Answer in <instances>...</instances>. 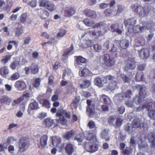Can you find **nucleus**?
Instances as JSON below:
<instances>
[{
  "instance_id": "f257e3e1",
  "label": "nucleus",
  "mask_w": 155,
  "mask_h": 155,
  "mask_svg": "<svg viewBox=\"0 0 155 155\" xmlns=\"http://www.w3.org/2000/svg\"><path fill=\"white\" fill-rule=\"evenodd\" d=\"M97 131L96 129L89 131L88 132L87 135L86 136V139L90 142H86L84 143L85 150L88 152H94L98 150V145L97 144H93L97 141L96 134Z\"/></svg>"
},
{
  "instance_id": "f03ea898",
  "label": "nucleus",
  "mask_w": 155,
  "mask_h": 155,
  "mask_svg": "<svg viewBox=\"0 0 155 155\" xmlns=\"http://www.w3.org/2000/svg\"><path fill=\"white\" fill-rule=\"evenodd\" d=\"M56 116L58 117L56 120L58 123L62 125H64L66 124L67 120L64 118L65 117L67 118H70L71 113L69 111H67L65 110H62L61 113L57 112L56 114Z\"/></svg>"
},
{
  "instance_id": "7ed1b4c3",
  "label": "nucleus",
  "mask_w": 155,
  "mask_h": 155,
  "mask_svg": "<svg viewBox=\"0 0 155 155\" xmlns=\"http://www.w3.org/2000/svg\"><path fill=\"white\" fill-rule=\"evenodd\" d=\"M130 8L133 11L137 12L142 17L147 15L148 14V9L147 7H143L137 4H133L131 5Z\"/></svg>"
},
{
  "instance_id": "20e7f679",
  "label": "nucleus",
  "mask_w": 155,
  "mask_h": 155,
  "mask_svg": "<svg viewBox=\"0 0 155 155\" xmlns=\"http://www.w3.org/2000/svg\"><path fill=\"white\" fill-rule=\"evenodd\" d=\"M146 110L148 111L149 116L151 119H155V103L151 101L148 103Z\"/></svg>"
},
{
  "instance_id": "39448f33",
  "label": "nucleus",
  "mask_w": 155,
  "mask_h": 155,
  "mask_svg": "<svg viewBox=\"0 0 155 155\" xmlns=\"http://www.w3.org/2000/svg\"><path fill=\"white\" fill-rule=\"evenodd\" d=\"M29 144V142L27 139L25 138H21L19 143L18 151L21 153L24 152L28 148Z\"/></svg>"
},
{
  "instance_id": "423d86ee",
  "label": "nucleus",
  "mask_w": 155,
  "mask_h": 155,
  "mask_svg": "<svg viewBox=\"0 0 155 155\" xmlns=\"http://www.w3.org/2000/svg\"><path fill=\"white\" fill-rule=\"evenodd\" d=\"M11 102V98L8 96L6 95L2 96L0 99V109L1 110H4L7 105H10Z\"/></svg>"
},
{
  "instance_id": "0eeeda50",
  "label": "nucleus",
  "mask_w": 155,
  "mask_h": 155,
  "mask_svg": "<svg viewBox=\"0 0 155 155\" xmlns=\"http://www.w3.org/2000/svg\"><path fill=\"white\" fill-rule=\"evenodd\" d=\"M132 124L135 129L139 127L140 128L144 127V131L147 130V127H145V124L144 123L141 122V119L140 118H135L133 121Z\"/></svg>"
},
{
  "instance_id": "6e6552de",
  "label": "nucleus",
  "mask_w": 155,
  "mask_h": 155,
  "mask_svg": "<svg viewBox=\"0 0 155 155\" xmlns=\"http://www.w3.org/2000/svg\"><path fill=\"white\" fill-rule=\"evenodd\" d=\"M136 61L133 57H129L127 60V63L125 69L126 70H133L135 67Z\"/></svg>"
},
{
  "instance_id": "1a4fd4ad",
  "label": "nucleus",
  "mask_w": 155,
  "mask_h": 155,
  "mask_svg": "<svg viewBox=\"0 0 155 155\" xmlns=\"http://www.w3.org/2000/svg\"><path fill=\"white\" fill-rule=\"evenodd\" d=\"M87 107L86 112L89 116L93 115L94 114L95 105L93 102L90 99H87Z\"/></svg>"
},
{
  "instance_id": "9d476101",
  "label": "nucleus",
  "mask_w": 155,
  "mask_h": 155,
  "mask_svg": "<svg viewBox=\"0 0 155 155\" xmlns=\"http://www.w3.org/2000/svg\"><path fill=\"white\" fill-rule=\"evenodd\" d=\"M136 20L135 18L128 19L124 21V23L125 26L128 27V31H129L130 29H131L136 22Z\"/></svg>"
},
{
  "instance_id": "9b49d317",
  "label": "nucleus",
  "mask_w": 155,
  "mask_h": 155,
  "mask_svg": "<svg viewBox=\"0 0 155 155\" xmlns=\"http://www.w3.org/2000/svg\"><path fill=\"white\" fill-rule=\"evenodd\" d=\"M147 139L150 143V147L152 148H155V134L153 133H149L147 136Z\"/></svg>"
},
{
  "instance_id": "f8f14e48",
  "label": "nucleus",
  "mask_w": 155,
  "mask_h": 155,
  "mask_svg": "<svg viewBox=\"0 0 155 155\" xmlns=\"http://www.w3.org/2000/svg\"><path fill=\"white\" fill-rule=\"evenodd\" d=\"M15 86L18 90L22 91L26 88V84L24 81L19 80L15 82Z\"/></svg>"
},
{
  "instance_id": "ddd939ff",
  "label": "nucleus",
  "mask_w": 155,
  "mask_h": 155,
  "mask_svg": "<svg viewBox=\"0 0 155 155\" xmlns=\"http://www.w3.org/2000/svg\"><path fill=\"white\" fill-rule=\"evenodd\" d=\"M75 149V147L74 145L71 143H67L65 147L66 152L69 155L72 154Z\"/></svg>"
},
{
  "instance_id": "4468645a",
  "label": "nucleus",
  "mask_w": 155,
  "mask_h": 155,
  "mask_svg": "<svg viewBox=\"0 0 155 155\" xmlns=\"http://www.w3.org/2000/svg\"><path fill=\"white\" fill-rule=\"evenodd\" d=\"M39 108L38 103L36 101L31 100V102L29 104L28 112V114H30V110H37Z\"/></svg>"
},
{
  "instance_id": "2eb2a0df",
  "label": "nucleus",
  "mask_w": 155,
  "mask_h": 155,
  "mask_svg": "<svg viewBox=\"0 0 155 155\" xmlns=\"http://www.w3.org/2000/svg\"><path fill=\"white\" fill-rule=\"evenodd\" d=\"M84 14L86 16L91 18H96L97 15L95 11L89 9H86L83 12Z\"/></svg>"
},
{
  "instance_id": "dca6fc26",
  "label": "nucleus",
  "mask_w": 155,
  "mask_h": 155,
  "mask_svg": "<svg viewBox=\"0 0 155 155\" xmlns=\"http://www.w3.org/2000/svg\"><path fill=\"white\" fill-rule=\"evenodd\" d=\"M139 55L141 58H147L149 56V51L147 48H143L139 51Z\"/></svg>"
},
{
  "instance_id": "f3484780",
  "label": "nucleus",
  "mask_w": 155,
  "mask_h": 155,
  "mask_svg": "<svg viewBox=\"0 0 155 155\" xmlns=\"http://www.w3.org/2000/svg\"><path fill=\"white\" fill-rule=\"evenodd\" d=\"M75 10L73 7H68L65 8V15L67 17L71 16L75 13Z\"/></svg>"
},
{
  "instance_id": "a211bd4d",
  "label": "nucleus",
  "mask_w": 155,
  "mask_h": 155,
  "mask_svg": "<svg viewBox=\"0 0 155 155\" xmlns=\"http://www.w3.org/2000/svg\"><path fill=\"white\" fill-rule=\"evenodd\" d=\"M76 58V62L78 65H82L83 64H85L87 62V60L81 56H76L75 57Z\"/></svg>"
},
{
  "instance_id": "6ab92c4d",
  "label": "nucleus",
  "mask_w": 155,
  "mask_h": 155,
  "mask_svg": "<svg viewBox=\"0 0 155 155\" xmlns=\"http://www.w3.org/2000/svg\"><path fill=\"white\" fill-rule=\"evenodd\" d=\"M124 129L127 131L128 134H130L132 133L135 130L132 124L129 123H127L124 126Z\"/></svg>"
},
{
  "instance_id": "aec40b11",
  "label": "nucleus",
  "mask_w": 155,
  "mask_h": 155,
  "mask_svg": "<svg viewBox=\"0 0 155 155\" xmlns=\"http://www.w3.org/2000/svg\"><path fill=\"white\" fill-rule=\"evenodd\" d=\"M116 43L119 44L120 47L123 49H126L129 46V41L126 39L122 40L120 43L119 41H116Z\"/></svg>"
},
{
  "instance_id": "412c9836",
  "label": "nucleus",
  "mask_w": 155,
  "mask_h": 155,
  "mask_svg": "<svg viewBox=\"0 0 155 155\" xmlns=\"http://www.w3.org/2000/svg\"><path fill=\"white\" fill-rule=\"evenodd\" d=\"M41 96L39 95L37 97V100L39 101V103L42 104V106L47 108L50 107L49 103L47 100L45 99H40Z\"/></svg>"
},
{
  "instance_id": "4be33fe9",
  "label": "nucleus",
  "mask_w": 155,
  "mask_h": 155,
  "mask_svg": "<svg viewBox=\"0 0 155 155\" xmlns=\"http://www.w3.org/2000/svg\"><path fill=\"white\" fill-rule=\"evenodd\" d=\"M110 58L109 54H104L103 56H100L99 57V61L100 63L102 64H105V62L109 60Z\"/></svg>"
},
{
  "instance_id": "5701e85b",
  "label": "nucleus",
  "mask_w": 155,
  "mask_h": 155,
  "mask_svg": "<svg viewBox=\"0 0 155 155\" xmlns=\"http://www.w3.org/2000/svg\"><path fill=\"white\" fill-rule=\"evenodd\" d=\"M50 138V142H51L50 145V146H54V144L57 145L58 143H59L61 140L59 137H58L54 136L53 137H51Z\"/></svg>"
},
{
  "instance_id": "b1692460",
  "label": "nucleus",
  "mask_w": 155,
  "mask_h": 155,
  "mask_svg": "<svg viewBox=\"0 0 155 155\" xmlns=\"http://www.w3.org/2000/svg\"><path fill=\"white\" fill-rule=\"evenodd\" d=\"M108 129H104L101 134V138L103 139H105L106 141H108L110 140V137L108 136Z\"/></svg>"
},
{
  "instance_id": "393cba45",
  "label": "nucleus",
  "mask_w": 155,
  "mask_h": 155,
  "mask_svg": "<svg viewBox=\"0 0 155 155\" xmlns=\"http://www.w3.org/2000/svg\"><path fill=\"white\" fill-rule=\"evenodd\" d=\"M9 70L7 67L3 66L0 68V75L5 77L9 73Z\"/></svg>"
},
{
  "instance_id": "a878e982",
  "label": "nucleus",
  "mask_w": 155,
  "mask_h": 155,
  "mask_svg": "<svg viewBox=\"0 0 155 155\" xmlns=\"http://www.w3.org/2000/svg\"><path fill=\"white\" fill-rule=\"evenodd\" d=\"M53 120L50 118H47L43 120V124L45 127H49L53 124Z\"/></svg>"
},
{
  "instance_id": "bb28decb",
  "label": "nucleus",
  "mask_w": 155,
  "mask_h": 155,
  "mask_svg": "<svg viewBox=\"0 0 155 155\" xmlns=\"http://www.w3.org/2000/svg\"><path fill=\"white\" fill-rule=\"evenodd\" d=\"M30 68L32 74H36L38 71L39 68L37 64H32L30 66Z\"/></svg>"
},
{
  "instance_id": "cd10ccee",
  "label": "nucleus",
  "mask_w": 155,
  "mask_h": 155,
  "mask_svg": "<svg viewBox=\"0 0 155 155\" xmlns=\"http://www.w3.org/2000/svg\"><path fill=\"white\" fill-rule=\"evenodd\" d=\"M39 15L43 19L46 18L49 16V13L47 11L44 9L39 10Z\"/></svg>"
},
{
  "instance_id": "c85d7f7f",
  "label": "nucleus",
  "mask_w": 155,
  "mask_h": 155,
  "mask_svg": "<svg viewBox=\"0 0 155 155\" xmlns=\"http://www.w3.org/2000/svg\"><path fill=\"white\" fill-rule=\"evenodd\" d=\"M73 53V47L72 45L70 48L66 50L64 54H63V58L64 59H65L68 55L72 54Z\"/></svg>"
},
{
  "instance_id": "c756f323",
  "label": "nucleus",
  "mask_w": 155,
  "mask_h": 155,
  "mask_svg": "<svg viewBox=\"0 0 155 155\" xmlns=\"http://www.w3.org/2000/svg\"><path fill=\"white\" fill-rule=\"evenodd\" d=\"M152 26V24L151 23H147L143 26L140 27V32L142 33L146 30L150 29Z\"/></svg>"
},
{
  "instance_id": "7c9ffc66",
  "label": "nucleus",
  "mask_w": 155,
  "mask_h": 155,
  "mask_svg": "<svg viewBox=\"0 0 155 155\" xmlns=\"http://www.w3.org/2000/svg\"><path fill=\"white\" fill-rule=\"evenodd\" d=\"M117 82L115 81L111 82L108 85V89L111 90H113L118 87Z\"/></svg>"
},
{
  "instance_id": "2f4dec72",
  "label": "nucleus",
  "mask_w": 155,
  "mask_h": 155,
  "mask_svg": "<svg viewBox=\"0 0 155 155\" xmlns=\"http://www.w3.org/2000/svg\"><path fill=\"white\" fill-rule=\"evenodd\" d=\"M140 87V89L139 92V96L143 99L145 98L147 95V93L146 91V88L141 87V86H139Z\"/></svg>"
},
{
  "instance_id": "473e14b6",
  "label": "nucleus",
  "mask_w": 155,
  "mask_h": 155,
  "mask_svg": "<svg viewBox=\"0 0 155 155\" xmlns=\"http://www.w3.org/2000/svg\"><path fill=\"white\" fill-rule=\"evenodd\" d=\"M115 79V76L109 75L104 77L103 81L104 82V83H107L109 81H111V82L113 81H114V80Z\"/></svg>"
},
{
  "instance_id": "72a5a7b5",
  "label": "nucleus",
  "mask_w": 155,
  "mask_h": 155,
  "mask_svg": "<svg viewBox=\"0 0 155 155\" xmlns=\"http://www.w3.org/2000/svg\"><path fill=\"white\" fill-rule=\"evenodd\" d=\"M104 14L105 16H114L116 15L115 12L110 8L107 9L104 12Z\"/></svg>"
},
{
  "instance_id": "f704fd0d",
  "label": "nucleus",
  "mask_w": 155,
  "mask_h": 155,
  "mask_svg": "<svg viewBox=\"0 0 155 155\" xmlns=\"http://www.w3.org/2000/svg\"><path fill=\"white\" fill-rule=\"evenodd\" d=\"M135 79L137 81H143L144 80L143 76L142 71L137 72L135 76Z\"/></svg>"
},
{
  "instance_id": "c9c22d12",
  "label": "nucleus",
  "mask_w": 155,
  "mask_h": 155,
  "mask_svg": "<svg viewBox=\"0 0 155 155\" xmlns=\"http://www.w3.org/2000/svg\"><path fill=\"white\" fill-rule=\"evenodd\" d=\"M66 32L67 31L64 29H61L57 34V38L58 39H60L65 35Z\"/></svg>"
},
{
  "instance_id": "e433bc0d",
  "label": "nucleus",
  "mask_w": 155,
  "mask_h": 155,
  "mask_svg": "<svg viewBox=\"0 0 155 155\" xmlns=\"http://www.w3.org/2000/svg\"><path fill=\"white\" fill-rule=\"evenodd\" d=\"M48 137L46 135H44L40 139V143L43 147H44L47 145Z\"/></svg>"
},
{
  "instance_id": "4c0bfd02",
  "label": "nucleus",
  "mask_w": 155,
  "mask_h": 155,
  "mask_svg": "<svg viewBox=\"0 0 155 155\" xmlns=\"http://www.w3.org/2000/svg\"><path fill=\"white\" fill-rule=\"evenodd\" d=\"M132 152V149L130 147H127L122 151V153L124 155H130Z\"/></svg>"
},
{
  "instance_id": "58836bf2",
  "label": "nucleus",
  "mask_w": 155,
  "mask_h": 155,
  "mask_svg": "<svg viewBox=\"0 0 155 155\" xmlns=\"http://www.w3.org/2000/svg\"><path fill=\"white\" fill-rule=\"evenodd\" d=\"M143 99L140 96H137L135 97L133 100V103L137 105L140 104L142 101Z\"/></svg>"
},
{
  "instance_id": "ea45409f",
  "label": "nucleus",
  "mask_w": 155,
  "mask_h": 155,
  "mask_svg": "<svg viewBox=\"0 0 155 155\" xmlns=\"http://www.w3.org/2000/svg\"><path fill=\"white\" fill-rule=\"evenodd\" d=\"M121 78L123 79L125 82H128L131 79V78L133 77V75L129 76V77L127 76L124 74H121L120 75Z\"/></svg>"
},
{
  "instance_id": "a19ab883",
  "label": "nucleus",
  "mask_w": 155,
  "mask_h": 155,
  "mask_svg": "<svg viewBox=\"0 0 155 155\" xmlns=\"http://www.w3.org/2000/svg\"><path fill=\"white\" fill-rule=\"evenodd\" d=\"M74 135V132L71 130L66 133L64 135V137L66 140H69Z\"/></svg>"
},
{
  "instance_id": "79ce46f5",
  "label": "nucleus",
  "mask_w": 155,
  "mask_h": 155,
  "mask_svg": "<svg viewBox=\"0 0 155 155\" xmlns=\"http://www.w3.org/2000/svg\"><path fill=\"white\" fill-rule=\"evenodd\" d=\"M83 23L88 27H91L94 24V21L88 18L84 19L83 21Z\"/></svg>"
},
{
  "instance_id": "37998d69",
  "label": "nucleus",
  "mask_w": 155,
  "mask_h": 155,
  "mask_svg": "<svg viewBox=\"0 0 155 155\" xmlns=\"http://www.w3.org/2000/svg\"><path fill=\"white\" fill-rule=\"evenodd\" d=\"M46 8L49 11L52 12L55 10L56 9V6L52 3L50 2L49 3Z\"/></svg>"
},
{
  "instance_id": "c03bdc74",
  "label": "nucleus",
  "mask_w": 155,
  "mask_h": 155,
  "mask_svg": "<svg viewBox=\"0 0 155 155\" xmlns=\"http://www.w3.org/2000/svg\"><path fill=\"white\" fill-rule=\"evenodd\" d=\"M117 7L118 9L117 10V12L115 13L116 15H118L125 9V7L124 5H119L117 6Z\"/></svg>"
},
{
  "instance_id": "a18cd8bd",
  "label": "nucleus",
  "mask_w": 155,
  "mask_h": 155,
  "mask_svg": "<svg viewBox=\"0 0 155 155\" xmlns=\"http://www.w3.org/2000/svg\"><path fill=\"white\" fill-rule=\"evenodd\" d=\"M84 137V135L83 134H79L75 137L74 140L78 142L81 143L82 142Z\"/></svg>"
},
{
  "instance_id": "49530a36",
  "label": "nucleus",
  "mask_w": 155,
  "mask_h": 155,
  "mask_svg": "<svg viewBox=\"0 0 155 155\" xmlns=\"http://www.w3.org/2000/svg\"><path fill=\"white\" fill-rule=\"evenodd\" d=\"M95 84L99 87L103 86V84L102 83L101 79L100 78L98 77L96 78L94 80Z\"/></svg>"
},
{
  "instance_id": "de8ad7c7",
  "label": "nucleus",
  "mask_w": 155,
  "mask_h": 155,
  "mask_svg": "<svg viewBox=\"0 0 155 155\" xmlns=\"http://www.w3.org/2000/svg\"><path fill=\"white\" fill-rule=\"evenodd\" d=\"M49 2L48 0H39V5L40 6L46 8Z\"/></svg>"
},
{
  "instance_id": "09e8293b",
  "label": "nucleus",
  "mask_w": 155,
  "mask_h": 155,
  "mask_svg": "<svg viewBox=\"0 0 155 155\" xmlns=\"http://www.w3.org/2000/svg\"><path fill=\"white\" fill-rule=\"evenodd\" d=\"M90 72L88 69L84 68L80 72V75L81 76H85L89 74Z\"/></svg>"
},
{
  "instance_id": "8fccbe9b",
  "label": "nucleus",
  "mask_w": 155,
  "mask_h": 155,
  "mask_svg": "<svg viewBox=\"0 0 155 155\" xmlns=\"http://www.w3.org/2000/svg\"><path fill=\"white\" fill-rule=\"evenodd\" d=\"M114 59L112 58H111L105 62V64L107 66L110 67L113 66L114 64Z\"/></svg>"
},
{
  "instance_id": "3c124183",
  "label": "nucleus",
  "mask_w": 155,
  "mask_h": 155,
  "mask_svg": "<svg viewBox=\"0 0 155 155\" xmlns=\"http://www.w3.org/2000/svg\"><path fill=\"white\" fill-rule=\"evenodd\" d=\"M100 100L102 102H103L104 103L106 104H108L109 101V99L108 97L104 95H102L101 97Z\"/></svg>"
},
{
  "instance_id": "603ef678",
  "label": "nucleus",
  "mask_w": 155,
  "mask_h": 155,
  "mask_svg": "<svg viewBox=\"0 0 155 155\" xmlns=\"http://www.w3.org/2000/svg\"><path fill=\"white\" fill-rule=\"evenodd\" d=\"M83 84H80V86L82 87L86 88L89 87L91 85V82L87 80L83 81Z\"/></svg>"
},
{
  "instance_id": "864d4df0",
  "label": "nucleus",
  "mask_w": 155,
  "mask_h": 155,
  "mask_svg": "<svg viewBox=\"0 0 155 155\" xmlns=\"http://www.w3.org/2000/svg\"><path fill=\"white\" fill-rule=\"evenodd\" d=\"M67 92L69 94L71 93L74 91V88L73 84L71 83L68 84L66 87Z\"/></svg>"
},
{
  "instance_id": "5fc2aeb1",
  "label": "nucleus",
  "mask_w": 155,
  "mask_h": 155,
  "mask_svg": "<svg viewBox=\"0 0 155 155\" xmlns=\"http://www.w3.org/2000/svg\"><path fill=\"white\" fill-rule=\"evenodd\" d=\"M20 77V75L18 72H17L13 74L10 78V80L12 81L15 80Z\"/></svg>"
},
{
  "instance_id": "6e6d98bb",
  "label": "nucleus",
  "mask_w": 155,
  "mask_h": 155,
  "mask_svg": "<svg viewBox=\"0 0 155 155\" xmlns=\"http://www.w3.org/2000/svg\"><path fill=\"white\" fill-rule=\"evenodd\" d=\"M89 128L90 129H93L95 128V129L96 130L97 127L95 126V124L94 121L92 120H90L87 124ZM97 131V130H96Z\"/></svg>"
},
{
  "instance_id": "4d7b16f0",
  "label": "nucleus",
  "mask_w": 155,
  "mask_h": 155,
  "mask_svg": "<svg viewBox=\"0 0 155 155\" xmlns=\"http://www.w3.org/2000/svg\"><path fill=\"white\" fill-rule=\"evenodd\" d=\"M93 47L95 51L97 52L100 51L102 49L101 45L99 44L94 45Z\"/></svg>"
},
{
  "instance_id": "13d9d810",
  "label": "nucleus",
  "mask_w": 155,
  "mask_h": 155,
  "mask_svg": "<svg viewBox=\"0 0 155 155\" xmlns=\"http://www.w3.org/2000/svg\"><path fill=\"white\" fill-rule=\"evenodd\" d=\"M23 99V97H21L15 100L12 103L13 106L15 105L16 104H18L21 102Z\"/></svg>"
},
{
  "instance_id": "bf43d9fd",
  "label": "nucleus",
  "mask_w": 155,
  "mask_h": 155,
  "mask_svg": "<svg viewBox=\"0 0 155 155\" xmlns=\"http://www.w3.org/2000/svg\"><path fill=\"white\" fill-rule=\"evenodd\" d=\"M40 84V80L39 78H36L33 83V85L35 87H38Z\"/></svg>"
},
{
  "instance_id": "052dcab7",
  "label": "nucleus",
  "mask_w": 155,
  "mask_h": 155,
  "mask_svg": "<svg viewBox=\"0 0 155 155\" xmlns=\"http://www.w3.org/2000/svg\"><path fill=\"white\" fill-rule=\"evenodd\" d=\"M147 105H148V103H145L142 106H140L136 108V111H140L144 109H146V107H147Z\"/></svg>"
},
{
  "instance_id": "680f3d73",
  "label": "nucleus",
  "mask_w": 155,
  "mask_h": 155,
  "mask_svg": "<svg viewBox=\"0 0 155 155\" xmlns=\"http://www.w3.org/2000/svg\"><path fill=\"white\" fill-rule=\"evenodd\" d=\"M147 147V144L145 142H141L138 144L139 149H143Z\"/></svg>"
},
{
  "instance_id": "e2e57ef3",
  "label": "nucleus",
  "mask_w": 155,
  "mask_h": 155,
  "mask_svg": "<svg viewBox=\"0 0 155 155\" xmlns=\"http://www.w3.org/2000/svg\"><path fill=\"white\" fill-rule=\"evenodd\" d=\"M126 105L128 107H130L132 108H134V103H133V102H132L130 100H128L127 101L125 102Z\"/></svg>"
},
{
  "instance_id": "0e129e2a",
  "label": "nucleus",
  "mask_w": 155,
  "mask_h": 155,
  "mask_svg": "<svg viewBox=\"0 0 155 155\" xmlns=\"http://www.w3.org/2000/svg\"><path fill=\"white\" fill-rule=\"evenodd\" d=\"M132 94V93L131 90H127L125 93L124 94V97L127 98H130L131 95Z\"/></svg>"
},
{
  "instance_id": "69168bd1",
  "label": "nucleus",
  "mask_w": 155,
  "mask_h": 155,
  "mask_svg": "<svg viewBox=\"0 0 155 155\" xmlns=\"http://www.w3.org/2000/svg\"><path fill=\"white\" fill-rule=\"evenodd\" d=\"M27 16V15L26 13L22 14L20 17V21L22 23L24 22L26 20Z\"/></svg>"
},
{
  "instance_id": "338daca9",
  "label": "nucleus",
  "mask_w": 155,
  "mask_h": 155,
  "mask_svg": "<svg viewBox=\"0 0 155 155\" xmlns=\"http://www.w3.org/2000/svg\"><path fill=\"white\" fill-rule=\"evenodd\" d=\"M28 5L32 7H35L37 5V1L36 0H33L28 2Z\"/></svg>"
},
{
  "instance_id": "774afa93",
  "label": "nucleus",
  "mask_w": 155,
  "mask_h": 155,
  "mask_svg": "<svg viewBox=\"0 0 155 155\" xmlns=\"http://www.w3.org/2000/svg\"><path fill=\"white\" fill-rule=\"evenodd\" d=\"M133 32L134 33L140 32V25H136L132 28Z\"/></svg>"
}]
</instances>
